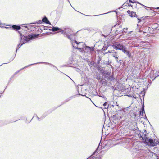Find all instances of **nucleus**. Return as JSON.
Instances as JSON below:
<instances>
[{
  "instance_id": "obj_1",
  "label": "nucleus",
  "mask_w": 159,
  "mask_h": 159,
  "mask_svg": "<svg viewBox=\"0 0 159 159\" xmlns=\"http://www.w3.org/2000/svg\"><path fill=\"white\" fill-rule=\"evenodd\" d=\"M20 44L18 45L17 47V49L16 50V52L18 49H19L20 47L23 44L28 41H29L30 40L32 39H34L36 38L39 37V34H31L28 35L27 36H25L23 38V35L21 34H20Z\"/></svg>"
},
{
  "instance_id": "obj_2",
  "label": "nucleus",
  "mask_w": 159,
  "mask_h": 159,
  "mask_svg": "<svg viewBox=\"0 0 159 159\" xmlns=\"http://www.w3.org/2000/svg\"><path fill=\"white\" fill-rule=\"evenodd\" d=\"M65 31L64 33V36L67 37L69 39L71 40V42H73V39H75V36L76 34V33L72 34L71 33V30L70 28H67L64 29Z\"/></svg>"
},
{
  "instance_id": "obj_3",
  "label": "nucleus",
  "mask_w": 159,
  "mask_h": 159,
  "mask_svg": "<svg viewBox=\"0 0 159 159\" xmlns=\"http://www.w3.org/2000/svg\"><path fill=\"white\" fill-rule=\"evenodd\" d=\"M125 46L123 44L120 43L118 42L115 43L112 45V47L114 49L121 51L124 48H125Z\"/></svg>"
},
{
  "instance_id": "obj_4",
  "label": "nucleus",
  "mask_w": 159,
  "mask_h": 159,
  "mask_svg": "<svg viewBox=\"0 0 159 159\" xmlns=\"http://www.w3.org/2000/svg\"><path fill=\"white\" fill-rule=\"evenodd\" d=\"M121 118V116L120 115L116 114L112 116L111 119L112 120L114 123L116 124L118 123Z\"/></svg>"
},
{
  "instance_id": "obj_5",
  "label": "nucleus",
  "mask_w": 159,
  "mask_h": 159,
  "mask_svg": "<svg viewBox=\"0 0 159 159\" xmlns=\"http://www.w3.org/2000/svg\"><path fill=\"white\" fill-rule=\"evenodd\" d=\"M140 137L142 138V139L143 140H145V141L148 142L147 143L148 145L152 146H154L155 145L154 143V141L152 139H148L145 136L144 137H142L141 136Z\"/></svg>"
},
{
  "instance_id": "obj_6",
  "label": "nucleus",
  "mask_w": 159,
  "mask_h": 159,
  "mask_svg": "<svg viewBox=\"0 0 159 159\" xmlns=\"http://www.w3.org/2000/svg\"><path fill=\"white\" fill-rule=\"evenodd\" d=\"M49 64V65H52V66H53L54 67H55L57 69V67L54 66H53V65H52V64H50V63H47V62H38V63H33V64H31L30 65H28L27 66H25V67H24V68L20 69L19 70H18V71H17V72H16L15 74H15H16L17 73H18L20 71H21L22 70V69H24L25 68H26V67H27L31 65H34V64Z\"/></svg>"
},
{
  "instance_id": "obj_7",
  "label": "nucleus",
  "mask_w": 159,
  "mask_h": 159,
  "mask_svg": "<svg viewBox=\"0 0 159 159\" xmlns=\"http://www.w3.org/2000/svg\"><path fill=\"white\" fill-rule=\"evenodd\" d=\"M53 32H55L57 31H59V32H61L62 33H64L65 31V30H63L56 27H53L51 30Z\"/></svg>"
},
{
  "instance_id": "obj_8",
  "label": "nucleus",
  "mask_w": 159,
  "mask_h": 159,
  "mask_svg": "<svg viewBox=\"0 0 159 159\" xmlns=\"http://www.w3.org/2000/svg\"><path fill=\"white\" fill-rule=\"evenodd\" d=\"M122 51L124 53L126 54L129 58H130L131 57V56L130 54V53L129 52V51L127 50L125 46V48H124L123 49H122Z\"/></svg>"
},
{
  "instance_id": "obj_9",
  "label": "nucleus",
  "mask_w": 159,
  "mask_h": 159,
  "mask_svg": "<svg viewBox=\"0 0 159 159\" xmlns=\"http://www.w3.org/2000/svg\"><path fill=\"white\" fill-rule=\"evenodd\" d=\"M85 49V51H87L88 52L92 53L94 51V47H93L86 46Z\"/></svg>"
},
{
  "instance_id": "obj_10",
  "label": "nucleus",
  "mask_w": 159,
  "mask_h": 159,
  "mask_svg": "<svg viewBox=\"0 0 159 159\" xmlns=\"http://www.w3.org/2000/svg\"><path fill=\"white\" fill-rule=\"evenodd\" d=\"M127 13L129 15V16L133 17H135L136 18L137 17V15L136 14L135 12L133 11H130L129 10H128L127 11Z\"/></svg>"
},
{
  "instance_id": "obj_11",
  "label": "nucleus",
  "mask_w": 159,
  "mask_h": 159,
  "mask_svg": "<svg viewBox=\"0 0 159 159\" xmlns=\"http://www.w3.org/2000/svg\"><path fill=\"white\" fill-rule=\"evenodd\" d=\"M139 115L141 116V118H143L144 115L145 116L144 105H143L141 111L139 112Z\"/></svg>"
},
{
  "instance_id": "obj_12",
  "label": "nucleus",
  "mask_w": 159,
  "mask_h": 159,
  "mask_svg": "<svg viewBox=\"0 0 159 159\" xmlns=\"http://www.w3.org/2000/svg\"><path fill=\"white\" fill-rule=\"evenodd\" d=\"M42 21L43 22L46 23V24L51 25V23L48 21V18L46 16H45L42 19Z\"/></svg>"
},
{
  "instance_id": "obj_13",
  "label": "nucleus",
  "mask_w": 159,
  "mask_h": 159,
  "mask_svg": "<svg viewBox=\"0 0 159 159\" xmlns=\"http://www.w3.org/2000/svg\"><path fill=\"white\" fill-rule=\"evenodd\" d=\"M12 28L14 30H19L21 29V27L19 25H12Z\"/></svg>"
},
{
  "instance_id": "obj_14",
  "label": "nucleus",
  "mask_w": 159,
  "mask_h": 159,
  "mask_svg": "<svg viewBox=\"0 0 159 159\" xmlns=\"http://www.w3.org/2000/svg\"><path fill=\"white\" fill-rule=\"evenodd\" d=\"M96 78L100 82H101L103 80V77H101L99 75H96Z\"/></svg>"
},
{
  "instance_id": "obj_15",
  "label": "nucleus",
  "mask_w": 159,
  "mask_h": 159,
  "mask_svg": "<svg viewBox=\"0 0 159 159\" xmlns=\"http://www.w3.org/2000/svg\"><path fill=\"white\" fill-rule=\"evenodd\" d=\"M110 75V73L109 72L104 73L103 74V76L105 78H107L108 79V77Z\"/></svg>"
},
{
  "instance_id": "obj_16",
  "label": "nucleus",
  "mask_w": 159,
  "mask_h": 159,
  "mask_svg": "<svg viewBox=\"0 0 159 159\" xmlns=\"http://www.w3.org/2000/svg\"><path fill=\"white\" fill-rule=\"evenodd\" d=\"M84 90H86V89H82L81 92H80V93H79V95H81V96H85V95L86 93H84L82 92L83 90L84 91Z\"/></svg>"
},
{
  "instance_id": "obj_17",
  "label": "nucleus",
  "mask_w": 159,
  "mask_h": 159,
  "mask_svg": "<svg viewBox=\"0 0 159 159\" xmlns=\"http://www.w3.org/2000/svg\"><path fill=\"white\" fill-rule=\"evenodd\" d=\"M71 44L73 46V47L75 48V49H77L78 50H81L82 48H78V47H75L74 46V44H73V42H71Z\"/></svg>"
},
{
  "instance_id": "obj_18",
  "label": "nucleus",
  "mask_w": 159,
  "mask_h": 159,
  "mask_svg": "<svg viewBox=\"0 0 159 159\" xmlns=\"http://www.w3.org/2000/svg\"><path fill=\"white\" fill-rule=\"evenodd\" d=\"M114 78L113 77V76L111 75V76H109L107 79H109L110 80V81H112L113 80H114Z\"/></svg>"
},
{
  "instance_id": "obj_19",
  "label": "nucleus",
  "mask_w": 159,
  "mask_h": 159,
  "mask_svg": "<svg viewBox=\"0 0 159 159\" xmlns=\"http://www.w3.org/2000/svg\"><path fill=\"white\" fill-rule=\"evenodd\" d=\"M127 28H124L122 30V33H126L127 32Z\"/></svg>"
},
{
  "instance_id": "obj_20",
  "label": "nucleus",
  "mask_w": 159,
  "mask_h": 159,
  "mask_svg": "<svg viewBox=\"0 0 159 159\" xmlns=\"http://www.w3.org/2000/svg\"><path fill=\"white\" fill-rule=\"evenodd\" d=\"M127 95V96H128V97H133V98H136V97L135 96V95H133V94L131 95V94H129V95Z\"/></svg>"
},
{
  "instance_id": "obj_21",
  "label": "nucleus",
  "mask_w": 159,
  "mask_h": 159,
  "mask_svg": "<svg viewBox=\"0 0 159 159\" xmlns=\"http://www.w3.org/2000/svg\"><path fill=\"white\" fill-rule=\"evenodd\" d=\"M111 62L109 61H105L103 63L106 65H109L110 64Z\"/></svg>"
},
{
  "instance_id": "obj_22",
  "label": "nucleus",
  "mask_w": 159,
  "mask_h": 159,
  "mask_svg": "<svg viewBox=\"0 0 159 159\" xmlns=\"http://www.w3.org/2000/svg\"><path fill=\"white\" fill-rule=\"evenodd\" d=\"M72 99V97H70L69 98H68L65 101V102H67L68 101H70V100L71 99Z\"/></svg>"
},
{
  "instance_id": "obj_23",
  "label": "nucleus",
  "mask_w": 159,
  "mask_h": 159,
  "mask_svg": "<svg viewBox=\"0 0 159 159\" xmlns=\"http://www.w3.org/2000/svg\"><path fill=\"white\" fill-rule=\"evenodd\" d=\"M107 46H104L103 47V48H102V50H105L107 49Z\"/></svg>"
},
{
  "instance_id": "obj_24",
  "label": "nucleus",
  "mask_w": 159,
  "mask_h": 159,
  "mask_svg": "<svg viewBox=\"0 0 159 159\" xmlns=\"http://www.w3.org/2000/svg\"><path fill=\"white\" fill-rule=\"evenodd\" d=\"M113 57L115 58L116 59V61L118 63H119V61L118 60V57H117V56H116L115 55H114Z\"/></svg>"
},
{
  "instance_id": "obj_25",
  "label": "nucleus",
  "mask_w": 159,
  "mask_h": 159,
  "mask_svg": "<svg viewBox=\"0 0 159 159\" xmlns=\"http://www.w3.org/2000/svg\"><path fill=\"white\" fill-rule=\"evenodd\" d=\"M113 11H111L110 12H107V13H104V14H100V15H103V14H107V13H109L110 12H113ZM98 15H94V16H89V15H88V16H98Z\"/></svg>"
},
{
  "instance_id": "obj_26",
  "label": "nucleus",
  "mask_w": 159,
  "mask_h": 159,
  "mask_svg": "<svg viewBox=\"0 0 159 159\" xmlns=\"http://www.w3.org/2000/svg\"><path fill=\"white\" fill-rule=\"evenodd\" d=\"M99 147V146H98L97 148L95 150V152H94V153H93V155H94V154H95L96 153H97L98 152V148Z\"/></svg>"
},
{
  "instance_id": "obj_27",
  "label": "nucleus",
  "mask_w": 159,
  "mask_h": 159,
  "mask_svg": "<svg viewBox=\"0 0 159 159\" xmlns=\"http://www.w3.org/2000/svg\"><path fill=\"white\" fill-rule=\"evenodd\" d=\"M124 5H125V6H132V5L130 4H128V3L127 2H125V3H124L123 5L122 6H123Z\"/></svg>"
},
{
  "instance_id": "obj_28",
  "label": "nucleus",
  "mask_w": 159,
  "mask_h": 159,
  "mask_svg": "<svg viewBox=\"0 0 159 159\" xmlns=\"http://www.w3.org/2000/svg\"><path fill=\"white\" fill-rule=\"evenodd\" d=\"M101 58L99 56V58L98 59V62H97V63L98 64H99L100 63V61H101Z\"/></svg>"
},
{
  "instance_id": "obj_29",
  "label": "nucleus",
  "mask_w": 159,
  "mask_h": 159,
  "mask_svg": "<svg viewBox=\"0 0 159 159\" xmlns=\"http://www.w3.org/2000/svg\"><path fill=\"white\" fill-rule=\"evenodd\" d=\"M42 20H39L38 22H37V23L38 24H40L42 23Z\"/></svg>"
},
{
  "instance_id": "obj_30",
  "label": "nucleus",
  "mask_w": 159,
  "mask_h": 159,
  "mask_svg": "<svg viewBox=\"0 0 159 159\" xmlns=\"http://www.w3.org/2000/svg\"><path fill=\"white\" fill-rule=\"evenodd\" d=\"M133 131H135L136 130H137V129H139L137 127H135L134 128L132 129Z\"/></svg>"
},
{
  "instance_id": "obj_31",
  "label": "nucleus",
  "mask_w": 159,
  "mask_h": 159,
  "mask_svg": "<svg viewBox=\"0 0 159 159\" xmlns=\"http://www.w3.org/2000/svg\"><path fill=\"white\" fill-rule=\"evenodd\" d=\"M74 42L75 43H76V44H80V42H79V43H78L76 40H74Z\"/></svg>"
},
{
  "instance_id": "obj_32",
  "label": "nucleus",
  "mask_w": 159,
  "mask_h": 159,
  "mask_svg": "<svg viewBox=\"0 0 159 159\" xmlns=\"http://www.w3.org/2000/svg\"><path fill=\"white\" fill-rule=\"evenodd\" d=\"M137 18V20L138 21V23H140V22L141 21V20H140V19H139L138 17Z\"/></svg>"
},
{
  "instance_id": "obj_33",
  "label": "nucleus",
  "mask_w": 159,
  "mask_h": 159,
  "mask_svg": "<svg viewBox=\"0 0 159 159\" xmlns=\"http://www.w3.org/2000/svg\"><path fill=\"white\" fill-rule=\"evenodd\" d=\"M107 104V102H105L103 104V105L104 106H106Z\"/></svg>"
},
{
  "instance_id": "obj_34",
  "label": "nucleus",
  "mask_w": 159,
  "mask_h": 159,
  "mask_svg": "<svg viewBox=\"0 0 159 159\" xmlns=\"http://www.w3.org/2000/svg\"><path fill=\"white\" fill-rule=\"evenodd\" d=\"M159 76V75H155V76H155V78L153 79V80H154L155 79V78H156L157 77H158V76Z\"/></svg>"
},
{
  "instance_id": "obj_35",
  "label": "nucleus",
  "mask_w": 159,
  "mask_h": 159,
  "mask_svg": "<svg viewBox=\"0 0 159 159\" xmlns=\"http://www.w3.org/2000/svg\"><path fill=\"white\" fill-rule=\"evenodd\" d=\"M129 1L131 3H134V2H133L132 1H131V0H129Z\"/></svg>"
},
{
  "instance_id": "obj_36",
  "label": "nucleus",
  "mask_w": 159,
  "mask_h": 159,
  "mask_svg": "<svg viewBox=\"0 0 159 159\" xmlns=\"http://www.w3.org/2000/svg\"><path fill=\"white\" fill-rule=\"evenodd\" d=\"M137 3H139V4H140L141 5H142V6H143V7H145L144 5H143V4H140V3H139V2H138Z\"/></svg>"
},
{
  "instance_id": "obj_37",
  "label": "nucleus",
  "mask_w": 159,
  "mask_h": 159,
  "mask_svg": "<svg viewBox=\"0 0 159 159\" xmlns=\"http://www.w3.org/2000/svg\"><path fill=\"white\" fill-rule=\"evenodd\" d=\"M80 70V69H77L76 71H78V72H79V71Z\"/></svg>"
},
{
  "instance_id": "obj_38",
  "label": "nucleus",
  "mask_w": 159,
  "mask_h": 159,
  "mask_svg": "<svg viewBox=\"0 0 159 159\" xmlns=\"http://www.w3.org/2000/svg\"><path fill=\"white\" fill-rule=\"evenodd\" d=\"M37 118H38V120H39V118L37 116Z\"/></svg>"
},
{
  "instance_id": "obj_39",
  "label": "nucleus",
  "mask_w": 159,
  "mask_h": 159,
  "mask_svg": "<svg viewBox=\"0 0 159 159\" xmlns=\"http://www.w3.org/2000/svg\"><path fill=\"white\" fill-rule=\"evenodd\" d=\"M13 59L14 58L12 59L10 61H9V62H8V63L9 62H11V61H12L13 60Z\"/></svg>"
},
{
  "instance_id": "obj_40",
  "label": "nucleus",
  "mask_w": 159,
  "mask_h": 159,
  "mask_svg": "<svg viewBox=\"0 0 159 159\" xmlns=\"http://www.w3.org/2000/svg\"><path fill=\"white\" fill-rule=\"evenodd\" d=\"M156 9H159V7H157Z\"/></svg>"
},
{
  "instance_id": "obj_41",
  "label": "nucleus",
  "mask_w": 159,
  "mask_h": 159,
  "mask_svg": "<svg viewBox=\"0 0 159 159\" xmlns=\"http://www.w3.org/2000/svg\"><path fill=\"white\" fill-rule=\"evenodd\" d=\"M121 61V60H120L119 61V63H120V64H121V62H120V61Z\"/></svg>"
},
{
  "instance_id": "obj_42",
  "label": "nucleus",
  "mask_w": 159,
  "mask_h": 159,
  "mask_svg": "<svg viewBox=\"0 0 159 159\" xmlns=\"http://www.w3.org/2000/svg\"><path fill=\"white\" fill-rule=\"evenodd\" d=\"M1 93H0V98L1 97V96H2Z\"/></svg>"
},
{
  "instance_id": "obj_43",
  "label": "nucleus",
  "mask_w": 159,
  "mask_h": 159,
  "mask_svg": "<svg viewBox=\"0 0 159 159\" xmlns=\"http://www.w3.org/2000/svg\"><path fill=\"white\" fill-rule=\"evenodd\" d=\"M122 7H120L118 9H120L121 8H122Z\"/></svg>"
},
{
  "instance_id": "obj_44",
  "label": "nucleus",
  "mask_w": 159,
  "mask_h": 159,
  "mask_svg": "<svg viewBox=\"0 0 159 159\" xmlns=\"http://www.w3.org/2000/svg\"><path fill=\"white\" fill-rule=\"evenodd\" d=\"M67 0L68 1V2L70 3V2L69 0Z\"/></svg>"
},
{
  "instance_id": "obj_45",
  "label": "nucleus",
  "mask_w": 159,
  "mask_h": 159,
  "mask_svg": "<svg viewBox=\"0 0 159 159\" xmlns=\"http://www.w3.org/2000/svg\"><path fill=\"white\" fill-rule=\"evenodd\" d=\"M25 27H26V28L27 27V26H25Z\"/></svg>"
},
{
  "instance_id": "obj_46",
  "label": "nucleus",
  "mask_w": 159,
  "mask_h": 159,
  "mask_svg": "<svg viewBox=\"0 0 159 159\" xmlns=\"http://www.w3.org/2000/svg\"><path fill=\"white\" fill-rule=\"evenodd\" d=\"M108 52H110V51H108Z\"/></svg>"
},
{
  "instance_id": "obj_47",
  "label": "nucleus",
  "mask_w": 159,
  "mask_h": 159,
  "mask_svg": "<svg viewBox=\"0 0 159 159\" xmlns=\"http://www.w3.org/2000/svg\"><path fill=\"white\" fill-rule=\"evenodd\" d=\"M4 64V63H3V64ZM3 65V64H2L1 65Z\"/></svg>"
},
{
  "instance_id": "obj_48",
  "label": "nucleus",
  "mask_w": 159,
  "mask_h": 159,
  "mask_svg": "<svg viewBox=\"0 0 159 159\" xmlns=\"http://www.w3.org/2000/svg\"><path fill=\"white\" fill-rule=\"evenodd\" d=\"M150 78H152V77H150Z\"/></svg>"
}]
</instances>
